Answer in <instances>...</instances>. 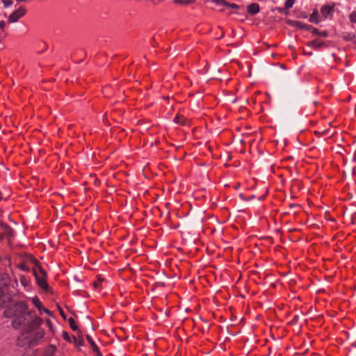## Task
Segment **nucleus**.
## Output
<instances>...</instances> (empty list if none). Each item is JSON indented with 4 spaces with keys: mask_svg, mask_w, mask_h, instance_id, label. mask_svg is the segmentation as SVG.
<instances>
[{
    "mask_svg": "<svg viewBox=\"0 0 356 356\" xmlns=\"http://www.w3.org/2000/svg\"><path fill=\"white\" fill-rule=\"evenodd\" d=\"M29 260L33 264V273L38 284L44 291H48L49 285L47 283V273L39 262L32 256H29Z\"/></svg>",
    "mask_w": 356,
    "mask_h": 356,
    "instance_id": "3",
    "label": "nucleus"
},
{
    "mask_svg": "<svg viewBox=\"0 0 356 356\" xmlns=\"http://www.w3.org/2000/svg\"><path fill=\"white\" fill-rule=\"evenodd\" d=\"M214 3L218 5H224L225 6L227 2L225 0H213Z\"/></svg>",
    "mask_w": 356,
    "mask_h": 356,
    "instance_id": "20",
    "label": "nucleus"
},
{
    "mask_svg": "<svg viewBox=\"0 0 356 356\" xmlns=\"http://www.w3.org/2000/svg\"><path fill=\"white\" fill-rule=\"evenodd\" d=\"M318 11H314L310 16V22L318 24L319 20L318 19Z\"/></svg>",
    "mask_w": 356,
    "mask_h": 356,
    "instance_id": "13",
    "label": "nucleus"
},
{
    "mask_svg": "<svg viewBox=\"0 0 356 356\" xmlns=\"http://www.w3.org/2000/svg\"><path fill=\"white\" fill-rule=\"evenodd\" d=\"M192 0H174V3L179 4H189L192 3Z\"/></svg>",
    "mask_w": 356,
    "mask_h": 356,
    "instance_id": "16",
    "label": "nucleus"
},
{
    "mask_svg": "<svg viewBox=\"0 0 356 356\" xmlns=\"http://www.w3.org/2000/svg\"><path fill=\"white\" fill-rule=\"evenodd\" d=\"M350 19L351 22L356 23V12H353L350 15Z\"/></svg>",
    "mask_w": 356,
    "mask_h": 356,
    "instance_id": "21",
    "label": "nucleus"
},
{
    "mask_svg": "<svg viewBox=\"0 0 356 356\" xmlns=\"http://www.w3.org/2000/svg\"><path fill=\"white\" fill-rule=\"evenodd\" d=\"M60 315H61L63 318H65V314H64V312H63V311L62 309H60Z\"/></svg>",
    "mask_w": 356,
    "mask_h": 356,
    "instance_id": "24",
    "label": "nucleus"
},
{
    "mask_svg": "<svg viewBox=\"0 0 356 356\" xmlns=\"http://www.w3.org/2000/svg\"><path fill=\"white\" fill-rule=\"evenodd\" d=\"M19 268L23 270H25V271H28L29 270V268L26 266V264H22L21 265L19 266Z\"/></svg>",
    "mask_w": 356,
    "mask_h": 356,
    "instance_id": "22",
    "label": "nucleus"
},
{
    "mask_svg": "<svg viewBox=\"0 0 356 356\" xmlns=\"http://www.w3.org/2000/svg\"><path fill=\"white\" fill-rule=\"evenodd\" d=\"M260 10V7L258 3H252L248 6L247 11L251 15H256Z\"/></svg>",
    "mask_w": 356,
    "mask_h": 356,
    "instance_id": "5",
    "label": "nucleus"
},
{
    "mask_svg": "<svg viewBox=\"0 0 356 356\" xmlns=\"http://www.w3.org/2000/svg\"><path fill=\"white\" fill-rule=\"evenodd\" d=\"M312 33L316 34V35L322 36V37H327V33L326 31H321V32L318 29H316V28H312Z\"/></svg>",
    "mask_w": 356,
    "mask_h": 356,
    "instance_id": "14",
    "label": "nucleus"
},
{
    "mask_svg": "<svg viewBox=\"0 0 356 356\" xmlns=\"http://www.w3.org/2000/svg\"><path fill=\"white\" fill-rule=\"evenodd\" d=\"M6 26V22L4 21H1L0 22V28L1 29H3V28L5 27Z\"/></svg>",
    "mask_w": 356,
    "mask_h": 356,
    "instance_id": "23",
    "label": "nucleus"
},
{
    "mask_svg": "<svg viewBox=\"0 0 356 356\" xmlns=\"http://www.w3.org/2000/svg\"><path fill=\"white\" fill-rule=\"evenodd\" d=\"M4 316L6 318H13L12 322L13 327L18 329L22 325L30 323V319L33 317L27 309V306L24 302H17L8 307L4 311Z\"/></svg>",
    "mask_w": 356,
    "mask_h": 356,
    "instance_id": "1",
    "label": "nucleus"
},
{
    "mask_svg": "<svg viewBox=\"0 0 356 356\" xmlns=\"http://www.w3.org/2000/svg\"><path fill=\"white\" fill-rule=\"evenodd\" d=\"M63 337L67 341L72 342V339H73V342L75 344L82 346V340L78 341L76 337H70L66 332H63Z\"/></svg>",
    "mask_w": 356,
    "mask_h": 356,
    "instance_id": "8",
    "label": "nucleus"
},
{
    "mask_svg": "<svg viewBox=\"0 0 356 356\" xmlns=\"http://www.w3.org/2000/svg\"><path fill=\"white\" fill-rule=\"evenodd\" d=\"M174 122L181 125H184L186 124V118L183 115H177L174 119Z\"/></svg>",
    "mask_w": 356,
    "mask_h": 356,
    "instance_id": "12",
    "label": "nucleus"
},
{
    "mask_svg": "<svg viewBox=\"0 0 356 356\" xmlns=\"http://www.w3.org/2000/svg\"><path fill=\"white\" fill-rule=\"evenodd\" d=\"M33 302L35 305V306L40 311L43 310L46 313H49V310L43 307L42 302L40 301V300L35 297L33 298Z\"/></svg>",
    "mask_w": 356,
    "mask_h": 356,
    "instance_id": "10",
    "label": "nucleus"
},
{
    "mask_svg": "<svg viewBox=\"0 0 356 356\" xmlns=\"http://www.w3.org/2000/svg\"><path fill=\"white\" fill-rule=\"evenodd\" d=\"M293 4H294L293 0H286L284 6H285L286 8L289 9V8H292Z\"/></svg>",
    "mask_w": 356,
    "mask_h": 356,
    "instance_id": "17",
    "label": "nucleus"
},
{
    "mask_svg": "<svg viewBox=\"0 0 356 356\" xmlns=\"http://www.w3.org/2000/svg\"><path fill=\"white\" fill-rule=\"evenodd\" d=\"M297 206H298V205H296V204H291V205H290V207H297Z\"/></svg>",
    "mask_w": 356,
    "mask_h": 356,
    "instance_id": "27",
    "label": "nucleus"
},
{
    "mask_svg": "<svg viewBox=\"0 0 356 356\" xmlns=\"http://www.w3.org/2000/svg\"><path fill=\"white\" fill-rule=\"evenodd\" d=\"M17 1H26V0H17Z\"/></svg>",
    "mask_w": 356,
    "mask_h": 356,
    "instance_id": "28",
    "label": "nucleus"
},
{
    "mask_svg": "<svg viewBox=\"0 0 356 356\" xmlns=\"http://www.w3.org/2000/svg\"><path fill=\"white\" fill-rule=\"evenodd\" d=\"M2 2L5 7H9L13 5V1L11 0H2Z\"/></svg>",
    "mask_w": 356,
    "mask_h": 356,
    "instance_id": "18",
    "label": "nucleus"
},
{
    "mask_svg": "<svg viewBox=\"0 0 356 356\" xmlns=\"http://www.w3.org/2000/svg\"><path fill=\"white\" fill-rule=\"evenodd\" d=\"M333 10L334 6H330L328 5H325L321 8V12L322 15L326 18L333 11Z\"/></svg>",
    "mask_w": 356,
    "mask_h": 356,
    "instance_id": "7",
    "label": "nucleus"
},
{
    "mask_svg": "<svg viewBox=\"0 0 356 356\" xmlns=\"http://www.w3.org/2000/svg\"><path fill=\"white\" fill-rule=\"evenodd\" d=\"M86 339L90 344L92 350L97 354V356H102V354L99 350V348L97 347V346L96 345L95 341L92 340V337L90 335L87 334Z\"/></svg>",
    "mask_w": 356,
    "mask_h": 356,
    "instance_id": "6",
    "label": "nucleus"
},
{
    "mask_svg": "<svg viewBox=\"0 0 356 356\" xmlns=\"http://www.w3.org/2000/svg\"><path fill=\"white\" fill-rule=\"evenodd\" d=\"M68 323L70 325V327L73 330H78V327L77 325H76V323H75V321L72 318H70L68 319Z\"/></svg>",
    "mask_w": 356,
    "mask_h": 356,
    "instance_id": "15",
    "label": "nucleus"
},
{
    "mask_svg": "<svg viewBox=\"0 0 356 356\" xmlns=\"http://www.w3.org/2000/svg\"><path fill=\"white\" fill-rule=\"evenodd\" d=\"M324 45H325V44L323 42H321V41L316 40L311 41L310 42L308 43V46H309L315 49H318Z\"/></svg>",
    "mask_w": 356,
    "mask_h": 356,
    "instance_id": "11",
    "label": "nucleus"
},
{
    "mask_svg": "<svg viewBox=\"0 0 356 356\" xmlns=\"http://www.w3.org/2000/svg\"><path fill=\"white\" fill-rule=\"evenodd\" d=\"M26 13V9L23 7H20L17 10L14 11L8 17V22L14 23L18 21L19 18L23 17Z\"/></svg>",
    "mask_w": 356,
    "mask_h": 356,
    "instance_id": "4",
    "label": "nucleus"
},
{
    "mask_svg": "<svg viewBox=\"0 0 356 356\" xmlns=\"http://www.w3.org/2000/svg\"><path fill=\"white\" fill-rule=\"evenodd\" d=\"M0 227L3 229L6 234L9 236H13V231L7 224L0 221Z\"/></svg>",
    "mask_w": 356,
    "mask_h": 356,
    "instance_id": "9",
    "label": "nucleus"
},
{
    "mask_svg": "<svg viewBox=\"0 0 356 356\" xmlns=\"http://www.w3.org/2000/svg\"><path fill=\"white\" fill-rule=\"evenodd\" d=\"M225 6H227L228 8H235V9H237L239 8V6L237 4L230 3L229 2H227Z\"/></svg>",
    "mask_w": 356,
    "mask_h": 356,
    "instance_id": "19",
    "label": "nucleus"
},
{
    "mask_svg": "<svg viewBox=\"0 0 356 356\" xmlns=\"http://www.w3.org/2000/svg\"><path fill=\"white\" fill-rule=\"evenodd\" d=\"M3 289L1 288H0V298L3 296Z\"/></svg>",
    "mask_w": 356,
    "mask_h": 356,
    "instance_id": "25",
    "label": "nucleus"
},
{
    "mask_svg": "<svg viewBox=\"0 0 356 356\" xmlns=\"http://www.w3.org/2000/svg\"><path fill=\"white\" fill-rule=\"evenodd\" d=\"M94 285H95V287H97V286H99V283H97V282H95V283H94Z\"/></svg>",
    "mask_w": 356,
    "mask_h": 356,
    "instance_id": "26",
    "label": "nucleus"
},
{
    "mask_svg": "<svg viewBox=\"0 0 356 356\" xmlns=\"http://www.w3.org/2000/svg\"><path fill=\"white\" fill-rule=\"evenodd\" d=\"M42 322L40 318L34 317L30 323L25 325V330L18 339V343L22 342V345H28L29 347L36 346L44 335L43 330L40 328Z\"/></svg>",
    "mask_w": 356,
    "mask_h": 356,
    "instance_id": "2",
    "label": "nucleus"
}]
</instances>
